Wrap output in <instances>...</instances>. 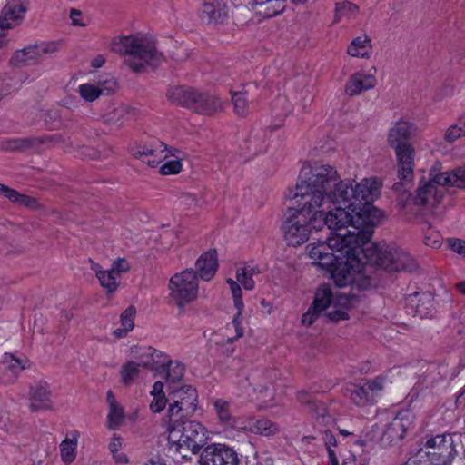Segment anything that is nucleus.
I'll return each mask as SVG.
<instances>
[{"instance_id":"nucleus-1","label":"nucleus","mask_w":465,"mask_h":465,"mask_svg":"<svg viewBox=\"0 0 465 465\" xmlns=\"http://www.w3.org/2000/svg\"><path fill=\"white\" fill-rule=\"evenodd\" d=\"M298 192L302 211L310 213L316 231L326 225L330 237L346 235L357 228L364 231L378 224L381 213L372 204L380 193V183L365 178L355 186L341 180L330 165L304 164L299 174Z\"/></svg>"},{"instance_id":"nucleus-2","label":"nucleus","mask_w":465,"mask_h":465,"mask_svg":"<svg viewBox=\"0 0 465 465\" xmlns=\"http://www.w3.org/2000/svg\"><path fill=\"white\" fill-rule=\"evenodd\" d=\"M371 239V227L364 231L353 228L346 235L338 233L330 237L327 242L311 244L309 256L330 272L340 288L352 282L351 270L354 265L370 263L389 272H412L417 268L411 255L398 247L374 244L371 248H364Z\"/></svg>"},{"instance_id":"nucleus-3","label":"nucleus","mask_w":465,"mask_h":465,"mask_svg":"<svg viewBox=\"0 0 465 465\" xmlns=\"http://www.w3.org/2000/svg\"><path fill=\"white\" fill-rule=\"evenodd\" d=\"M447 187L465 189V165L457 167L451 172L439 173H430V179H422L416 190L414 203L424 205L434 216H441L445 206L441 205Z\"/></svg>"},{"instance_id":"nucleus-4","label":"nucleus","mask_w":465,"mask_h":465,"mask_svg":"<svg viewBox=\"0 0 465 465\" xmlns=\"http://www.w3.org/2000/svg\"><path fill=\"white\" fill-rule=\"evenodd\" d=\"M115 48L124 54L125 63L134 73L155 68L163 60L153 38L143 33L120 37Z\"/></svg>"},{"instance_id":"nucleus-5","label":"nucleus","mask_w":465,"mask_h":465,"mask_svg":"<svg viewBox=\"0 0 465 465\" xmlns=\"http://www.w3.org/2000/svg\"><path fill=\"white\" fill-rule=\"evenodd\" d=\"M169 440L177 444L178 448H186L193 454H197L207 444V430L198 421L189 418L176 419L164 421Z\"/></svg>"},{"instance_id":"nucleus-6","label":"nucleus","mask_w":465,"mask_h":465,"mask_svg":"<svg viewBox=\"0 0 465 465\" xmlns=\"http://www.w3.org/2000/svg\"><path fill=\"white\" fill-rule=\"evenodd\" d=\"M293 199L297 208H290L288 210L289 215L282 226V231L288 245L296 246L304 243L309 239L310 232L313 227L310 213L302 211L298 183L296 184Z\"/></svg>"},{"instance_id":"nucleus-7","label":"nucleus","mask_w":465,"mask_h":465,"mask_svg":"<svg viewBox=\"0 0 465 465\" xmlns=\"http://www.w3.org/2000/svg\"><path fill=\"white\" fill-rule=\"evenodd\" d=\"M388 382V377L382 374L359 383H347L343 387V395L359 407L372 405Z\"/></svg>"},{"instance_id":"nucleus-8","label":"nucleus","mask_w":465,"mask_h":465,"mask_svg":"<svg viewBox=\"0 0 465 465\" xmlns=\"http://www.w3.org/2000/svg\"><path fill=\"white\" fill-rule=\"evenodd\" d=\"M169 391V407L165 420H173L176 419L190 418L196 411V391L190 385L181 388L167 387Z\"/></svg>"},{"instance_id":"nucleus-9","label":"nucleus","mask_w":465,"mask_h":465,"mask_svg":"<svg viewBox=\"0 0 465 465\" xmlns=\"http://www.w3.org/2000/svg\"><path fill=\"white\" fill-rule=\"evenodd\" d=\"M171 298L179 307L193 302L198 293L197 272L193 269L173 275L169 282Z\"/></svg>"},{"instance_id":"nucleus-10","label":"nucleus","mask_w":465,"mask_h":465,"mask_svg":"<svg viewBox=\"0 0 465 465\" xmlns=\"http://www.w3.org/2000/svg\"><path fill=\"white\" fill-rule=\"evenodd\" d=\"M424 446L433 450L430 461L434 465H449L455 458L457 451L454 445L453 435L450 433L425 436Z\"/></svg>"},{"instance_id":"nucleus-11","label":"nucleus","mask_w":465,"mask_h":465,"mask_svg":"<svg viewBox=\"0 0 465 465\" xmlns=\"http://www.w3.org/2000/svg\"><path fill=\"white\" fill-rule=\"evenodd\" d=\"M199 465H239L240 457L237 451L229 445L223 443L207 444L200 452Z\"/></svg>"},{"instance_id":"nucleus-12","label":"nucleus","mask_w":465,"mask_h":465,"mask_svg":"<svg viewBox=\"0 0 465 465\" xmlns=\"http://www.w3.org/2000/svg\"><path fill=\"white\" fill-rule=\"evenodd\" d=\"M397 159L398 183L392 186L394 191H407L413 183L416 152L414 147H395Z\"/></svg>"},{"instance_id":"nucleus-13","label":"nucleus","mask_w":465,"mask_h":465,"mask_svg":"<svg viewBox=\"0 0 465 465\" xmlns=\"http://www.w3.org/2000/svg\"><path fill=\"white\" fill-rule=\"evenodd\" d=\"M376 74L375 66L351 74L344 85L345 93L349 96H358L374 89L378 84Z\"/></svg>"},{"instance_id":"nucleus-14","label":"nucleus","mask_w":465,"mask_h":465,"mask_svg":"<svg viewBox=\"0 0 465 465\" xmlns=\"http://www.w3.org/2000/svg\"><path fill=\"white\" fill-rule=\"evenodd\" d=\"M27 11L25 0H9L0 15V47L7 42L5 30L15 26Z\"/></svg>"},{"instance_id":"nucleus-15","label":"nucleus","mask_w":465,"mask_h":465,"mask_svg":"<svg viewBox=\"0 0 465 465\" xmlns=\"http://www.w3.org/2000/svg\"><path fill=\"white\" fill-rule=\"evenodd\" d=\"M56 50L54 43L43 42L35 45H29L17 50L12 56L11 63L18 65H31L41 62L46 54H53Z\"/></svg>"},{"instance_id":"nucleus-16","label":"nucleus","mask_w":465,"mask_h":465,"mask_svg":"<svg viewBox=\"0 0 465 465\" xmlns=\"http://www.w3.org/2000/svg\"><path fill=\"white\" fill-rule=\"evenodd\" d=\"M415 415L409 410H402L386 426L383 440L389 442L402 440L407 431L414 428Z\"/></svg>"},{"instance_id":"nucleus-17","label":"nucleus","mask_w":465,"mask_h":465,"mask_svg":"<svg viewBox=\"0 0 465 465\" xmlns=\"http://www.w3.org/2000/svg\"><path fill=\"white\" fill-rule=\"evenodd\" d=\"M418 133L415 123L401 117L393 122L388 129V142L391 145H408Z\"/></svg>"},{"instance_id":"nucleus-18","label":"nucleus","mask_w":465,"mask_h":465,"mask_svg":"<svg viewBox=\"0 0 465 465\" xmlns=\"http://www.w3.org/2000/svg\"><path fill=\"white\" fill-rule=\"evenodd\" d=\"M30 410L32 411H47L52 408L51 390L46 381H37L29 389Z\"/></svg>"},{"instance_id":"nucleus-19","label":"nucleus","mask_w":465,"mask_h":465,"mask_svg":"<svg viewBox=\"0 0 465 465\" xmlns=\"http://www.w3.org/2000/svg\"><path fill=\"white\" fill-rule=\"evenodd\" d=\"M407 306L420 318L431 317L434 311V298L430 292H415L407 297Z\"/></svg>"},{"instance_id":"nucleus-20","label":"nucleus","mask_w":465,"mask_h":465,"mask_svg":"<svg viewBox=\"0 0 465 465\" xmlns=\"http://www.w3.org/2000/svg\"><path fill=\"white\" fill-rule=\"evenodd\" d=\"M131 353L137 360L136 363L141 367L156 371L160 370V365L165 356L163 352L150 346H132Z\"/></svg>"},{"instance_id":"nucleus-21","label":"nucleus","mask_w":465,"mask_h":465,"mask_svg":"<svg viewBox=\"0 0 465 465\" xmlns=\"http://www.w3.org/2000/svg\"><path fill=\"white\" fill-rule=\"evenodd\" d=\"M347 303H349V300L345 296L340 295L338 292L334 294L329 285H322L317 289L312 306L322 312L331 305L335 307L338 304L346 305Z\"/></svg>"},{"instance_id":"nucleus-22","label":"nucleus","mask_w":465,"mask_h":465,"mask_svg":"<svg viewBox=\"0 0 465 465\" xmlns=\"http://www.w3.org/2000/svg\"><path fill=\"white\" fill-rule=\"evenodd\" d=\"M200 17L209 25L223 23L227 17L226 5L223 0H210L203 4Z\"/></svg>"},{"instance_id":"nucleus-23","label":"nucleus","mask_w":465,"mask_h":465,"mask_svg":"<svg viewBox=\"0 0 465 465\" xmlns=\"http://www.w3.org/2000/svg\"><path fill=\"white\" fill-rule=\"evenodd\" d=\"M194 98V104H192L191 109L202 114L211 115L222 111L224 107L223 100L213 94H203L196 91Z\"/></svg>"},{"instance_id":"nucleus-24","label":"nucleus","mask_w":465,"mask_h":465,"mask_svg":"<svg viewBox=\"0 0 465 465\" xmlns=\"http://www.w3.org/2000/svg\"><path fill=\"white\" fill-rule=\"evenodd\" d=\"M195 266L199 277L203 281H210L217 272L218 258L215 249L203 252L196 261Z\"/></svg>"},{"instance_id":"nucleus-25","label":"nucleus","mask_w":465,"mask_h":465,"mask_svg":"<svg viewBox=\"0 0 465 465\" xmlns=\"http://www.w3.org/2000/svg\"><path fill=\"white\" fill-rule=\"evenodd\" d=\"M157 372L164 376L168 387H176L175 384L180 382L183 377L184 366L178 361L169 360L165 355Z\"/></svg>"},{"instance_id":"nucleus-26","label":"nucleus","mask_w":465,"mask_h":465,"mask_svg":"<svg viewBox=\"0 0 465 465\" xmlns=\"http://www.w3.org/2000/svg\"><path fill=\"white\" fill-rule=\"evenodd\" d=\"M371 53V41L367 35L354 37L347 47V54L355 58L369 59Z\"/></svg>"},{"instance_id":"nucleus-27","label":"nucleus","mask_w":465,"mask_h":465,"mask_svg":"<svg viewBox=\"0 0 465 465\" xmlns=\"http://www.w3.org/2000/svg\"><path fill=\"white\" fill-rule=\"evenodd\" d=\"M196 90L183 86H173L168 89L166 96L173 104L191 108L194 104Z\"/></svg>"},{"instance_id":"nucleus-28","label":"nucleus","mask_w":465,"mask_h":465,"mask_svg":"<svg viewBox=\"0 0 465 465\" xmlns=\"http://www.w3.org/2000/svg\"><path fill=\"white\" fill-rule=\"evenodd\" d=\"M0 195L8 199L12 203L25 206L30 209H36L39 204L35 197L21 194L17 191L0 183Z\"/></svg>"},{"instance_id":"nucleus-29","label":"nucleus","mask_w":465,"mask_h":465,"mask_svg":"<svg viewBox=\"0 0 465 465\" xmlns=\"http://www.w3.org/2000/svg\"><path fill=\"white\" fill-rule=\"evenodd\" d=\"M297 399L301 404L307 408V411H310L316 418H324L327 415V410L325 405L319 401L315 395L311 394L305 391H301L298 392Z\"/></svg>"},{"instance_id":"nucleus-30","label":"nucleus","mask_w":465,"mask_h":465,"mask_svg":"<svg viewBox=\"0 0 465 465\" xmlns=\"http://www.w3.org/2000/svg\"><path fill=\"white\" fill-rule=\"evenodd\" d=\"M213 404L219 422L224 427H234L235 417L232 411V402L223 399H216Z\"/></svg>"},{"instance_id":"nucleus-31","label":"nucleus","mask_w":465,"mask_h":465,"mask_svg":"<svg viewBox=\"0 0 465 465\" xmlns=\"http://www.w3.org/2000/svg\"><path fill=\"white\" fill-rule=\"evenodd\" d=\"M93 81L98 87L101 96L114 94L119 89L118 81L111 74H101L95 76Z\"/></svg>"},{"instance_id":"nucleus-32","label":"nucleus","mask_w":465,"mask_h":465,"mask_svg":"<svg viewBox=\"0 0 465 465\" xmlns=\"http://www.w3.org/2000/svg\"><path fill=\"white\" fill-rule=\"evenodd\" d=\"M130 109L124 104H118L110 109L104 115V121L106 124L112 126H121L129 117Z\"/></svg>"},{"instance_id":"nucleus-33","label":"nucleus","mask_w":465,"mask_h":465,"mask_svg":"<svg viewBox=\"0 0 465 465\" xmlns=\"http://www.w3.org/2000/svg\"><path fill=\"white\" fill-rule=\"evenodd\" d=\"M231 292H232V298H233L234 306L237 309V313L233 317L232 322V324L235 328V331L237 333L236 337L239 338V337H242L243 334V331L241 328V322H242L241 314L244 308V304H243V302L242 299V289H241L239 283L232 286L231 288Z\"/></svg>"},{"instance_id":"nucleus-34","label":"nucleus","mask_w":465,"mask_h":465,"mask_svg":"<svg viewBox=\"0 0 465 465\" xmlns=\"http://www.w3.org/2000/svg\"><path fill=\"white\" fill-rule=\"evenodd\" d=\"M252 5L264 7L262 12L265 18H271L282 14L286 7V0H252Z\"/></svg>"},{"instance_id":"nucleus-35","label":"nucleus","mask_w":465,"mask_h":465,"mask_svg":"<svg viewBox=\"0 0 465 465\" xmlns=\"http://www.w3.org/2000/svg\"><path fill=\"white\" fill-rule=\"evenodd\" d=\"M62 142L63 138L58 134H45L30 139L16 140L14 145H45L56 144Z\"/></svg>"},{"instance_id":"nucleus-36","label":"nucleus","mask_w":465,"mask_h":465,"mask_svg":"<svg viewBox=\"0 0 465 465\" xmlns=\"http://www.w3.org/2000/svg\"><path fill=\"white\" fill-rule=\"evenodd\" d=\"M462 137H465V118L460 117L445 130L443 139L448 143H453Z\"/></svg>"},{"instance_id":"nucleus-37","label":"nucleus","mask_w":465,"mask_h":465,"mask_svg":"<svg viewBox=\"0 0 465 465\" xmlns=\"http://www.w3.org/2000/svg\"><path fill=\"white\" fill-rule=\"evenodd\" d=\"M359 13V7L349 1H342L336 4L335 21L354 18Z\"/></svg>"},{"instance_id":"nucleus-38","label":"nucleus","mask_w":465,"mask_h":465,"mask_svg":"<svg viewBox=\"0 0 465 465\" xmlns=\"http://www.w3.org/2000/svg\"><path fill=\"white\" fill-rule=\"evenodd\" d=\"M77 92L79 96L87 103H93L101 97L98 87H96L93 80L81 84L77 88Z\"/></svg>"},{"instance_id":"nucleus-39","label":"nucleus","mask_w":465,"mask_h":465,"mask_svg":"<svg viewBox=\"0 0 465 465\" xmlns=\"http://www.w3.org/2000/svg\"><path fill=\"white\" fill-rule=\"evenodd\" d=\"M322 440L328 451L329 460L331 465H339V460L333 447L338 446V440L332 431L326 430L322 433Z\"/></svg>"},{"instance_id":"nucleus-40","label":"nucleus","mask_w":465,"mask_h":465,"mask_svg":"<svg viewBox=\"0 0 465 465\" xmlns=\"http://www.w3.org/2000/svg\"><path fill=\"white\" fill-rule=\"evenodd\" d=\"M27 359H20L15 357L11 353H5L3 365L5 368L9 369L11 372L16 375L19 371L25 369L27 366Z\"/></svg>"},{"instance_id":"nucleus-41","label":"nucleus","mask_w":465,"mask_h":465,"mask_svg":"<svg viewBox=\"0 0 465 465\" xmlns=\"http://www.w3.org/2000/svg\"><path fill=\"white\" fill-rule=\"evenodd\" d=\"M253 431L262 436H271L279 431V426L270 420L260 419L256 420Z\"/></svg>"},{"instance_id":"nucleus-42","label":"nucleus","mask_w":465,"mask_h":465,"mask_svg":"<svg viewBox=\"0 0 465 465\" xmlns=\"http://www.w3.org/2000/svg\"><path fill=\"white\" fill-rule=\"evenodd\" d=\"M140 365L135 361H128L124 364L120 371L121 381L124 384H129L140 372Z\"/></svg>"},{"instance_id":"nucleus-43","label":"nucleus","mask_w":465,"mask_h":465,"mask_svg":"<svg viewBox=\"0 0 465 465\" xmlns=\"http://www.w3.org/2000/svg\"><path fill=\"white\" fill-rule=\"evenodd\" d=\"M117 276L113 271L105 270L104 272H98V280L102 287L107 290L108 292H114L118 286Z\"/></svg>"},{"instance_id":"nucleus-44","label":"nucleus","mask_w":465,"mask_h":465,"mask_svg":"<svg viewBox=\"0 0 465 465\" xmlns=\"http://www.w3.org/2000/svg\"><path fill=\"white\" fill-rule=\"evenodd\" d=\"M76 439L66 438L60 445L62 460L64 462H72L75 457Z\"/></svg>"},{"instance_id":"nucleus-45","label":"nucleus","mask_w":465,"mask_h":465,"mask_svg":"<svg viewBox=\"0 0 465 465\" xmlns=\"http://www.w3.org/2000/svg\"><path fill=\"white\" fill-rule=\"evenodd\" d=\"M25 82L22 74H14L8 80H4L0 96H6L18 90Z\"/></svg>"},{"instance_id":"nucleus-46","label":"nucleus","mask_w":465,"mask_h":465,"mask_svg":"<svg viewBox=\"0 0 465 465\" xmlns=\"http://www.w3.org/2000/svg\"><path fill=\"white\" fill-rule=\"evenodd\" d=\"M124 417V410L119 405L109 407L108 422L111 429L117 428Z\"/></svg>"},{"instance_id":"nucleus-47","label":"nucleus","mask_w":465,"mask_h":465,"mask_svg":"<svg viewBox=\"0 0 465 465\" xmlns=\"http://www.w3.org/2000/svg\"><path fill=\"white\" fill-rule=\"evenodd\" d=\"M232 101L234 105L235 113L238 115H245L248 113L247 99L244 93H233Z\"/></svg>"},{"instance_id":"nucleus-48","label":"nucleus","mask_w":465,"mask_h":465,"mask_svg":"<svg viewBox=\"0 0 465 465\" xmlns=\"http://www.w3.org/2000/svg\"><path fill=\"white\" fill-rule=\"evenodd\" d=\"M182 170V163L179 158L166 160L160 168L163 175L176 174Z\"/></svg>"},{"instance_id":"nucleus-49","label":"nucleus","mask_w":465,"mask_h":465,"mask_svg":"<svg viewBox=\"0 0 465 465\" xmlns=\"http://www.w3.org/2000/svg\"><path fill=\"white\" fill-rule=\"evenodd\" d=\"M136 310L134 306H129L121 314V326L124 327L126 331H132L134 326V317Z\"/></svg>"},{"instance_id":"nucleus-50","label":"nucleus","mask_w":465,"mask_h":465,"mask_svg":"<svg viewBox=\"0 0 465 465\" xmlns=\"http://www.w3.org/2000/svg\"><path fill=\"white\" fill-rule=\"evenodd\" d=\"M236 279L237 282L242 285L245 290H253L255 287L254 280L248 275L246 271H243L241 267H239L236 271Z\"/></svg>"},{"instance_id":"nucleus-51","label":"nucleus","mask_w":465,"mask_h":465,"mask_svg":"<svg viewBox=\"0 0 465 465\" xmlns=\"http://www.w3.org/2000/svg\"><path fill=\"white\" fill-rule=\"evenodd\" d=\"M424 244L431 248H439L441 246L442 237L437 231H429L424 234Z\"/></svg>"},{"instance_id":"nucleus-52","label":"nucleus","mask_w":465,"mask_h":465,"mask_svg":"<svg viewBox=\"0 0 465 465\" xmlns=\"http://www.w3.org/2000/svg\"><path fill=\"white\" fill-rule=\"evenodd\" d=\"M167 402H169V398L167 399L165 394L153 396L150 403V409L153 412L158 413L164 409Z\"/></svg>"},{"instance_id":"nucleus-53","label":"nucleus","mask_w":465,"mask_h":465,"mask_svg":"<svg viewBox=\"0 0 465 465\" xmlns=\"http://www.w3.org/2000/svg\"><path fill=\"white\" fill-rule=\"evenodd\" d=\"M448 246L454 252L465 255V241L458 238H449L447 240Z\"/></svg>"},{"instance_id":"nucleus-54","label":"nucleus","mask_w":465,"mask_h":465,"mask_svg":"<svg viewBox=\"0 0 465 465\" xmlns=\"http://www.w3.org/2000/svg\"><path fill=\"white\" fill-rule=\"evenodd\" d=\"M129 153L135 158L145 162V159L153 155V149H146L145 147H129Z\"/></svg>"},{"instance_id":"nucleus-55","label":"nucleus","mask_w":465,"mask_h":465,"mask_svg":"<svg viewBox=\"0 0 465 465\" xmlns=\"http://www.w3.org/2000/svg\"><path fill=\"white\" fill-rule=\"evenodd\" d=\"M130 269L129 263L124 259H117L114 261L112 264L111 271L114 272V273L119 277L120 273L125 272Z\"/></svg>"},{"instance_id":"nucleus-56","label":"nucleus","mask_w":465,"mask_h":465,"mask_svg":"<svg viewBox=\"0 0 465 465\" xmlns=\"http://www.w3.org/2000/svg\"><path fill=\"white\" fill-rule=\"evenodd\" d=\"M321 312H318L317 309L312 307V305L308 309V311L302 315V322L304 325H312L317 317L320 315Z\"/></svg>"},{"instance_id":"nucleus-57","label":"nucleus","mask_w":465,"mask_h":465,"mask_svg":"<svg viewBox=\"0 0 465 465\" xmlns=\"http://www.w3.org/2000/svg\"><path fill=\"white\" fill-rule=\"evenodd\" d=\"M70 19L74 26H85L87 20L83 17L82 12L78 9H71Z\"/></svg>"},{"instance_id":"nucleus-58","label":"nucleus","mask_w":465,"mask_h":465,"mask_svg":"<svg viewBox=\"0 0 465 465\" xmlns=\"http://www.w3.org/2000/svg\"><path fill=\"white\" fill-rule=\"evenodd\" d=\"M80 149L79 153L86 159H97L100 157V153L96 147H77Z\"/></svg>"},{"instance_id":"nucleus-59","label":"nucleus","mask_w":465,"mask_h":465,"mask_svg":"<svg viewBox=\"0 0 465 465\" xmlns=\"http://www.w3.org/2000/svg\"><path fill=\"white\" fill-rule=\"evenodd\" d=\"M327 316L331 322H340L349 318L347 312L342 309H334L329 312Z\"/></svg>"},{"instance_id":"nucleus-60","label":"nucleus","mask_w":465,"mask_h":465,"mask_svg":"<svg viewBox=\"0 0 465 465\" xmlns=\"http://www.w3.org/2000/svg\"><path fill=\"white\" fill-rule=\"evenodd\" d=\"M152 396H157L161 394H164L163 392V383L162 381H156L153 386V390L151 391Z\"/></svg>"},{"instance_id":"nucleus-61","label":"nucleus","mask_w":465,"mask_h":465,"mask_svg":"<svg viewBox=\"0 0 465 465\" xmlns=\"http://www.w3.org/2000/svg\"><path fill=\"white\" fill-rule=\"evenodd\" d=\"M121 448V441L119 438L114 437L113 441L109 444V450L112 454L117 453Z\"/></svg>"},{"instance_id":"nucleus-62","label":"nucleus","mask_w":465,"mask_h":465,"mask_svg":"<svg viewBox=\"0 0 465 465\" xmlns=\"http://www.w3.org/2000/svg\"><path fill=\"white\" fill-rule=\"evenodd\" d=\"M161 162H162V158L161 157L156 158V156L154 155V151L153 150V155L146 158L144 163H147L151 167H155Z\"/></svg>"},{"instance_id":"nucleus-63","label":"nucleus","mask_w":465,"mask_h":465,"mask_svg":"<svg viewBox=\"0 0 465 465\" xmlns=\"http://www.w3.org/2000/svg\"><path fill=\"white\" fill-rule=\"evenodd\" d=\"M105 59L103 55H97L91 61V66L94 68H100L104 64Z\"/></svg>"},{"instance_id":"nucleus-64","label":"nucleus","mask_w":465,"mask_h":465,"mask_svg":"<svg viewBox=\"0 0 465 465\" xmlns=\"http://www.w3.org/2000/svg\"><path fill=\"white\" fill-rule=\"evenodd\" d=\"M456 402L460 405H465V386L460 390L457 395Z\"/></svg>"}]
</instances>
